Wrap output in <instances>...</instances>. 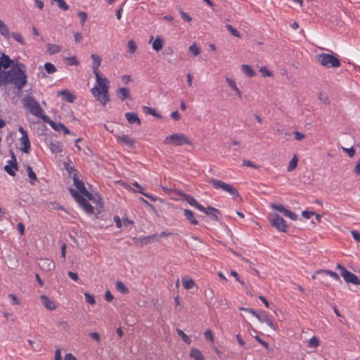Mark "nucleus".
<instances>
[{
    "label": "nucleus",
    "mask_w": 360,
    "mask_h": 360,
    "mask_svg": "<svg viewBox=\"0 0 360 360\" xmlns=\"http://www.w3.org/2000/svg\"><path fill=\"white\" fill-rule=\"evenodd\" d=\"M318 98L319 99V101L321 103H323L324 104L328 105L330 103V101H329L328 97L326 94H324L323 93H319V94Z\"/></svg>",
    "instance_id": "48"
},
{
    "label": "nucleus",
    "mask_w": 360,
    "mask_h": 360,
    "mask_svg": "<svg viewBox=\"0 0 360 360\" xmlns=\"http://www.w3.org/2000/svg\"><path fill=\"white\" fill-rule=\"evenodd\" d=\"M336 268L347 283L360 285V279L354 274L347 270L342 265L338 264Z\"/></svg>",
    "instance_id": "7"
},
{
    "label": "nucleus",
    "mask_w": 360,
    "mask_h": 360,
    "mask_svg": "<svg viewBox=\"0 0 360 360\" xmlns=\"http://www.w3.org/2000/svg\"><path fill=\"white\" fill-rule=\"evenodd\" d=\"M58 95L65 96V100L69 103H73L76 98L75 96L72 94L68 90H62L58 92Z\"/></svg>",
    "instance_id": "25"
},
{
    "label": "nucleus",
    "mask_w": 360,
    "mask_h": 360,
    "mask_svg": "<svg viewBox=\"0 0 360 360\" xmlns=\"http://www.w3.org/2000/svg\"><path fill=\"white\" fill-rule=\"evenodd\" d=\"M271 207L276 210H278L281 213H284V212L285 211V208L284 207V206L281 204H276V203H271Z\"/></svg>",
    "instance_id": "47"
},
{
    "label": "nucleus",
    "mask_w": 360,
    "mask_h": 360,
    "mask_svg": "<svg viewBox=\"0 0 360 360\" xmlns=\"http://www.w3.org/2000/svg\"><path fill=\"white\" fill-rule=\"evenodd\" d=\"M283 214L285 217H289L290 219H291L292 220H296L297 218V215L295 212H292L290 210H288L287 209L284 212Z\"/></svg>",
    "instance_id": "50"
},
{
    "label": "nucleus",
    "mask_w": 360,
    "mask_h": 360,
    "mask_svg": "<svg viewBox=\"0 0 360 360\" xmlns=\"http://www.w3.org/2000/svg\"><path fill=\"white\" fill-rule=\"evenodd\" d=\"M70 192L72 197L77 201V202L81 205L83 210L87 214H92L94 212L93 206L86 201V200L82 195H80L73 188H70Z\"/></svg>",
    "instance_id": "8"
},
{
    "label": "nucleus",
    "mask_w": 360,
    "mask_h": 360,
    "mask_svg": "<svg viewBox=\"0 0 360 360\" xmlns=\"http://www.w3.org/2000/svg\"><path fill=\"white\" fill-rule=\"evenodd\" d=\"M295 139L297 141H301L305 138V135L298 131H295L293 132Z\"/></svg>",
    "instance_id": "56"
},
{
    "label": "nucleus",
    "mask_w": 360,
    "mask_h": 360,
    "mask_svg": "<svg viewBox=\"0 0 360 360\" xmlns=\"http://www.w3.org/2000/svg\"><path fill=\"white\" fill-rule=\"evenodd\" d=\"M342 150L347 153V155L352 158L355 154V150L352 147L350 148H345L344 147L342 148Z\"/></svg>",
    "instance_id": "57"
},
{
    "label": "nucleus",
    "mask_w": 360,
    "mask_h": 360,
    "mask_svg": "<svg viewBox=\"0 0 360 360\" xmlns=\"http://www.w3.org/2000/svg\"><path fill=\"white\" fill-rule=\"evenodd\" d=\"M20 141L22 142V147L21 150L23 153H28L30 149V142L27 134H25L24 136H21Z\"/></svg>",
    "instance_id": "19"
},
{
    "label": "nucleus",
    "mask_w": 360,
    "mask_h": 360,
    "mask_svg": "<svg viewBox=\"0 0 360 360\" xmlns=\"http://www.w3.org/2000/svg\"><path fill=\"white\" fill-rule=\"evenodd\" d=\"M12 63L13 61L10 59L9 56L3 53L0 57V72L3 71L1 70L2 68L5 69L8 68Z\"/></svg>",
    "instance_id": "17"
},
{
    "label": "nucleus",
    "mask_w": 360,
    "mask_h": 360,
    "mask_svg": "<svg viewBox=\"0 0 360 360\" xmlns=\"http://www.w3.org/2000/svg\"><path fill=\"white\" fill-rule=\"evenodd\" d=\"M162 188L165 193L170 194L172 198H173L174 200L179 199L178 195H179V191H175L172 189L168 188L167 187H165V186H162Z\"/></svg>",
    "instance_id": "34"
},
{
    "label": "nucleus",
    "mask_w": 360,
    "mask_h": 360,
    "mask_svg": "<svg viewBox=\"0 0 360 360\" xmlns=\"http://www.w3.org/2000/svg\"><path fill=\"white\" fill-rule=\"evenodd\" d=\"M40 299L46 309L49 310H53L56 309V304L54 302L51 300L47 296L41 295Z\"/></svg>",
    "instance_id": "20"
},
{
    "label": "nucleus",
    "mask_w": 360,
    "mask_h": 360,
    "mask_svg": "<svg viewBox=\"0 0 360 360\" xmlns=\"http://www.w3.org/2000/svg\"><path fill=\"white\" fill-rule=\"evenodd\" d=\"M215 189H221L222 191L229 193L231 195L239 197V193L238 190L231 184H228L221 180L211 178L209 180Z\"/></svg>",
    "instance_id": "5"
},
{
    "label": "nucleus",
    "mask_w": 360,
    "mask_h": 360,
    "mask_svg": "<svg viewBox=\"0 0 360 360\" xmlns=\"http://www.w3.org/2000/svg\"><path fill=\"white\" fill-rule=\"evenodd\" d=\"M26 169H27L28 176L30 179V183H31V184L34 185L33 181L37 180V175L33 172V170L30 166H27Z\"/></svg>",
    "instance_id": "36"
},
{
    "label": "nucleus",
    "mask_w": 360,
    "mask_h": 360,
    "mask_svg": "<svg viewBox=\"0 0 360 360\" xmlns=\"http://www.w3.org/2000/svg\"><path fill=\"white\" fill-rule=\"evenodd\" d=\"M96 85L92 88L91 93L103 105L109 101V81L106 77H101L100 72H96Z\"/></svg>",
    "instance_id": "2"
},
{
    "label": "nucleus",
    "mask_w": 360,
    "mask_h": 360,
    "mask_svg": "<svg viewBox=\"0 0 360 360\" xmlns=\"http://www.w3.org/2000/svg\"><path fill=\"white\" fill-rule=\"evenodd\" d=\"M205 337L207 340H209L210 341L214 340L213 334L210 330H207L205 333Z\"/></svg>",
    "instance_id": "60"
},
{
    "label": "nucleus",
    "mask_w": 360,
    "mask_h": 360,
    "mask_svg": "<svg viewBox=\"0 0 360 360\" xmlns=\"http://www.w3.org/2000/svg\"><path fill=\"white\" fill-rule=\"evenodd\" d=\"M144 112L146 114L153 115L154 117H160V116L156 112L155 109L145 106L143 108Z\"/></svg>",
    "instance_id": "46"
},
{
    "label": "nucleus",
    "mask_w": 360,
    "mask_h": 360,
    "mask_svg": "<svg viewBox=\"0 0 360 360\" xmlns=\"http://www.w3.org/2000/svg\"><path fill=\"white\" fill-rule=\"evenodd\" d=\"M79 18H80V21H81V23L82 25H84V22H86V19H87V14L86 12L84 11H79L78 13H77Z\"/></svg>",
    "instance_id": "53"
},
{
    "label": "nucleus",
    "mask_w": 360,
    "mask_h": 360,
    "mask_svg": "<svg viewBox=\"0 0 360 360\" xmlns=\"http://www.w3.org/2000/svg\"><path fill=\"white\" fill-rule=\"evenodd\" d=\"M127 47H128L129 51L131 53H134L137 49V46L133 39H131L127 42Z\"/></svg>",
    "instance_id": "42"
},
{
    "label": "nucleus",
    "mask_w": 360,
    "mask_h": 360,
    "mask_svg": "<svg viewBox=\"0 0 360 360\" xmlns=\"http://www.w3.org/2000/svg\"><path fill=\"white\" fill-rule=\"evenodd\" d=\"M11 153L12 159L8 162H9L10 165L12 166V167L15 170H18V162H17L15 156L13 152L11 151Z\"/></svg>",
    "instance_id": "45"
},
{
    "label": "nucleus",
    "mask_w": 360,
    "mask_h": 360,
    "mask_svg": "<svg viewBox=\"0 0 360 360\" xmlns=\"http://www.w3.org/2000/svg\"><path fill=\"white\" fill-rule=\"evenodd\" d=\"M226 27L228 30V31L234 37L240 38L241 35L238 32L237 30H236L234 27H233L231 25L227 24L226 25Z\"/></svg>",
    "instance_id": "41"
},
{
    "label": "nucleus",
    "mask_w": 360,
    "mask_h": 360,
    "mask_svg": "<svg viewBox=\"0 0 360 360\" xmlns=\"http://www.w3.org/2000/svg\"><path fill=\"white\" fill-rule=\"evenodd\" d=\"M190 356L195 360H205V358L200 351L198 349L193 348L191 350Z\"/></svg>",
    "instance_id": "31"
},
{
    "label": "nucleus",
    "mask_w": 360,
    "mask_h": 360,
    "mask_svg": "<svg viewBox=\"0 0 360 360\" xmlns=\"http://www.w3.org/2000/svg\"><path fill=\"white\" fill-rule=\"evenodd\" d=\"M8 297L11 299L13 304L19 305L20 302L14 294H9Z\"/></svg>",
    "instance_id": "61"
},
{
    "label": "nucleus",
    "mask_w": 360,
    "mask_h": 360,
    "mask_svg": "<svg viewBox=\"0 0 360 360\" xmlns=\"http://www.w3.org/2000/svg\"><path fill=\"white\" fill-rule=\"evenodd\" d=\"M177 334L183 339V340L187 343L191 344V340L181 330L177 328L176 329Z\"/></svg>",
    "instance_id": "43"
},
{
    "label": "nucleus",
    "mask_w": 360,
    "mask_h": 360,
    "mask_svg": "<svg viewBox=\"0 0 360 360\" xmlns=\"http://www.w3.org/2000/svg\"><path fill=\"white\" fill-rule=\"evenodd\" d=\"M11 36L13 37V38L17 41L18 42H19L20 44L24 45L25 44V41L23 39V37L22 36L21 34L20 33H18V32H12L11 33Z\"/></svg>",
    "instance_id": "44"
},
{
    "label": "nucleus",
    "mask_w": 360,
    "mask_h": 360,
    "mask_svg": "<svg viewBox=\"0 0 360 360\" xmlns=\"http://www.w3.org/2000/svg\"><path fill=\"white\" fill-rule=\"evenodd\" d=\"M184 215L192 225H197L198 224V220L194 217V213L191 210L187 209L184 210Z\"/></svg>",
    "instance_id": "21"
},
{
    "label": "nucleus",
    "mask_w": 360,
    "mask_h": 360,
    "mask_svg": "<svg viewBox=\"0 0 360 360\" xmlns=\"http://www.w3.org/2000/svg\"><path fill=\"white\" fill-rule=\"evenodd\" d=\"M73 181H74V185L77 188V189L85 197H86L89 200H91L93 202L96 201V199L93 196L92 194H91L85 188L84 183L80 181L77 177L76 174H74L73 176Z\"/></svg>",
    "instance_id": "10"
},
{
    "label": "nucleus",
    "mask_w": 360,
    "mask_h": 360,
    "mask_svg": "<svg viewBox=\"0 0 360 360\" xmlns=\"http://www.w3.org/2000/svg\"><path fill=\"white\" fill-rule=\"evenodd\" d=\"M189 51L193 56H197L200 53V49L197 46L195 43H193L191 46H190Z\"/></svg>",
    "instance_id": "39"
},
{
    "label": "nucleus",
    "mask_w": 360,
    "mask_h": 360,
    "mask_svg": "<svg viewBox=\"0 0 360 360\" xmlns=\"http://www.w3.org/2000/svg\"><path fill=\"white\" fill-rule=\"evenodd\" d=\"M170 235H171L170 232L162 231V232H161V233L160 235L153 234V235L146 237L144 239L148 240H152L153 241H159L160 238L167 237Z\"/></svg>",
    "instance_id": "27"
},
{
    "label": "nucleus",
    "mask_w": 360,
    "mask_h": 360,
    "mask_svg": "<svg viewBox=\"0 0 360 360\" xmlns=\"http://www.w3.org/2000/svg\"><path fill=\"white\" fill-rule=\"evenodd\" d=\"M241 70L246 75L250 77H252L256 75L255 72L248 65H242Z\"/></svg>",
    "instance_id": "32"
},
{
    "label": "nucleus",
    "mask_w": 360,
    "mask_h": 360,
    "mask_svg": "<svg viewBox=\"0 0 360 360\" xmlns=\"http://www.w3.org/2000/svg\"><path fill=\"white\" fill-rule=\"evenodd\" d=\"M12 166L11 165H5L4 166V169L5 171L8 174H10L11 176H15V173L14 172V170L12 169Z\"/></svg>",
    "instance_id": "59"
},
{
    "label": "nucleus",
    "mask_w": 360,
    "mask_h": 360,
    "mask_svg": "<svg viewBox=\"0 0 360 360\" xmlns=\"http://www.w3.org/2000/svg\"><path fill=\"white\" fill-rule=\"evenodd\" d=\"M316 274H323V275H328L335 281L341 282L339 275L333 271L327 269L317 270Z\"/></svg>",
    "instance_id": "23"
},
{
    "label": "nucleus",
    "mask_w": 360,
    "mask_h": 360,
    "mask_svg": "<svg viewBox=\"0 0 360 360\" xmlns=\"http://www.w3.org/2000/svg\"><path fill=\"white\" fill-rule=\"evenodd\" d=\"M317 62L327 68H338L340 65V60L335 56L328 53H320L316 56Z\"/></svg>",
    "instance_id": "4"
},
{
    "label": "nucleus",
    "mask_w": 360,
    "mask_h": 360,
    "mask_svg": "<svg viewBox=\"0 0 360 360\" xmlns=\"http://www.w3.org/2000/svg\"><path fill=\"white\" fill-rule=\"evenodd\" d=\"M125 117L127 120L130 124L137 123L139 125L141 124V120L139 118L138 115L134 112H127L125 114Z\"/></svg>",
    "instance_id": "22"
},
{
    "label": "nucleus",
    "mask_w": 360,
    "mask_h": 360,
    "mask_svg": "<svg viewBox=\"0 0 360 360\" xmlns=\"http://www.w3.org/2000/svg\"><path fill=\"white\" fill-rule=\"evenodd\" d=\"M163 43H164L163 39L160 37H157L153 42V45H152L153 49L155 51H159L160 50L162 49Z\"/></svg>",
    "instance_id": "28"
},
{
    "label": "nucleus",
    "mask_w": 360,
    "mask_h": 360,
    "mask_svg": "<svg viewBox=\"0 0 360 360\" xmlns=\"http://www.w3.org/2000/svg\"><path fill=\"white\" fill-rule=\"evenodd\" d=\"M165 145L181 146L183 144H191L189 139L183 134H174L166 136L163 141Z\"/></svg>",
    "instance_id": "6"
},
{
    "label": "nucleus",
    "mask_w": 360,
    "mask_h": 360,
    "mask_svg": "<svg viewBox=\"0 0 360 360\" xmlns=\"http://www.w3.org/2000/svg\"><path fill=\"white\" fill-rule=\"evenodd\" d=\"M91 58L93 60L92 69L94 74H96V72H100L98 67L101 65V57L98 54L93 53L91 54Z\"/></svg>",
    "instance_id": "18"
},
{
    "label": "nucleus",
    "mask_w": 360,
    "mask_h": 360,
    "mask_svg": "<svg viewBox=\"0 0 360 360\" xmlns=\"http://www.w3.org/2000/svg\"><path fill=\"white\" fill-rule=\"evenodd\" d=\"M179 197L182 198L183 200L187 202L191 206L196 207L198 210H205V207L202 205H200L194 198L188 195L184 194L181 192L179 193L178 198H179Z\"/></svg>",
    "instance_id": "12"
},
{
    "label": "nucleus",
    "mask_w": 360,
    "mask_h": 360,
    "mask_svg": "<svg viewBox=\"0 0 360 360\" xmlns=\"http://www.w3.org/2000/svg\"><path fill=\"white\" fill-rule=\"evenodd\" d=\"M352 235L355 240L360 242V233L356 231H352Z\"/></svg>",
    "instance_id": "64"
},
{
    "label": "nucleus",
    "mask_w": 360,
    "mask_h": 360,
    "mask_svg": "<svg viewBox=\"0 0 360 360\" xmlns=\"http://www.w3.org/2000/svg\"><path fill=\"white\" fill-rule=\"evenodd\" d=\"M259 72H262L263 77H272L273 74L266 67H262L259 69Z\"/></svg>",
    "instance_id": "52"
},
{
    "label": "nucleus",
    "mask_w": 360,
    "mask_h": 360,
    "mask_svg": "<svg viewBox=\"0 0 360 360\" xmlns=\"http://www.w3.org/2000/svg\"><path fill=\"white\" fill-rule=\"evenodd\" d=\"M38 265L45 271H50L55 268V263L52 260L46 258L40 259Z\"/></svg>",
    "instance_id": "13"
},
{
    "label": "nucleus",
    "mask_w": 360,
    "mask_h": 360,
    "mask_svg": "<svg viewBox=\"0 0 360 360\" xmlns=\"http://www.w3.org/2000/svg\"><path fill=\"white\" fill-rule=\"evenodd\" d=\"M319 340L316 337L314 336L309 340V347H316L319 346Z\"/></svg>",
    "instance_id": "49"
},
{
    "label": "nucleus",
    "mask_w": 360,
    "mask_h": 360,
    "mask_svg": "<svg viewBox=\"0 0 360 360\" xmlns=\"http://www.w3.org/2000/svg\"><path fill=\"white\" fill-rule=\"evenodd\" d=\"M47 51L49 54L53 55L59 53L61 51V47L57 44H47Z\"/></svg>",
    "instance_id": "29"
},
{
    "label": "nucleus",
    "mask_w": 360,
    "mask_h": 360,
    "mask_svg": "<svg viewBox=\"0 0 360 360\" xmlns=\"http://www.w3.org/2000/svg\"><path fill=\"white\" fill-rule=\"evenodd\" d=\"M226 82L229 84V86L233 89V91H235L236 94L239 97V98H241L242 97V94H241V91H240V89L237 87L236 86V82L231 79V78H229V77H227L226 78Z\"/></svg>",
    "instance_id": "24"
},
{
    "label": "nucleus",
    "mask_w": 360,
    "mask_h": 360,
    "mask_svg": "<svg viewBox=\"0 0 360 360\" xmlns=\"http://www.w3.org/2000/svg\"><path fill=\"white\" fill-rule=\"evenodd\" d=\"M200 211L203 212L206 214L210 216L214 220H218L219 215L221 214L220 211L213 207H207V208L205 207L204 210H200Z\"/></svg>",
    "instance_id": "15"
},
{
    "label": "nucleus",
    "mask_w": 360,
    "mask_h": 360,
    "mask_svg": "<svg viewBox=\"0 0 360 360\" xmlns=\"http://www.w3.org/2000/svg\"><path fill=\"white\" fill-rule=\"evenodd\" d=\"M116 289L122 293L127 294L129 292L127 288L121 281H117L115 283Z\"/></svg>",
    "instance_id": "37"
},
{
    "label": "nucleus",
    "mask_w": 360,
    "mask_h": 360,
    "mask_svg": "<svg viewBox=\"0 0 360 360\" xmlns=\"http://www.w3.org/2000/svg\"><path fill=\"white\" fill-rule=\"evenodd\" d=\"M117 93L120 94L119 97L122 101L130 98L129 90L126 87L119 88L117 89Z\"/></svg>",
    "instance_id": "26"
},
{
    "label": "nucleus",
    "mask_w": 360,
    "mask_h": 360,
    "mask_svg": "<svg viewBox=\"0 0 360 360\" xmlns=\"http://www.w3.org/2000/svg\"><path fill=\"white\" fill-rule=\"evenodd\" d=\"M180 15L186 22H190L192 20V18L182 10H180Z\"/></svg>",
    "instance_id": "54"
},
{
    "label": "nucleus",
    "mask_w": 360,
    "mask_h": 360,
    "mask_svg": "<svg viewBox=\"0 0 360 360\" xmlns=\"http://www.w3.org/2000/svg\"><path fill=\"white\" fill-rule=\"evenodd\" d=\"M44 68L49 74H53L56 72V68L51 63H46L44 64Z\"/></svg>",
    "instance_id": "40"
},
{
    "label": "nucleus",
    "mask_w": 360,
    "mask_h": 360,
    "mask_svg": "<svg viewBox=\"0 0 360 360\" xmlns=\"http://www.w3.org/2000/svg\"><path fill=\"white\" fill-rule=\"evenodd\" d=\"M137 192L141 193L143 195H144L145 197L148 198V199H150L153 202H155L157 200V198L154 197L153 195H150L149 193H144L142 191H138Z\"/></svg>",
    "instance_id": "58"
},
{
    "label": "nucleus",
    "mask_w": 360,
    "mask_h": 360,
    "mask_svg": "<svg viewBox=\"0 0 360 360\" xmlns=\"http://www.w3.org/2000/svg\"><path fill=\"white\" fill-rule=\"evenodd\" d=\"M22 102L24 107L33 115H35L41 120L44 116H46L43 114V109L33 96L27 95L22 98Z\"/></svg>",
    "instance_id": "3"
},
{
    "label": "nucleus",
    "mask_w": 360,
    "mask_h": 360,
    "mask_svg": "<svg viewBox=\"0 0 360 360\" xmlns=\"http://www.w3.org/2000/svg\"><path fill=\"white\" fill-rule=\"evenodd\" d=\"M84 296H85V298H86V301L89 304H90L91 305H94L96 303L94 297L91 295H90L89 293L85 292L84 293Z\"/></svg>",
    "instance_id": "51"
},
{
    "label": "nucleus",
    "mask_w": 360,
    "mask_h": 360,
    "mask_svg": "<svg viewBox=\"0 0 360 360\" xmlns=\"http://www.w3.org/2000/svg\"><path fill=\"white\" fill-rule=\"evenodd\" d=\"M42 120L51 125V127L56 131H63L65 134H69L70 130L62 123L56 124L55 122L51 120L48 116H44Z\"/></svg>",
    "instance_id": "11"
},
{
    "label": "nucleus",
    "mask_w": 360,
    "mask_h": 360,
    "mask_svg": "<svg viewBox=\"0 0 360 360\" xmlns=\"http://www.w3.org/2000/svg\"><path fill=\"white\" fill-rule=\"evenodd\" d=\"M0 33L5 37H7L9 34V30H8L7 25L1 20H0Z\"/></svg>",
    "instance_id": "38"
},
{
    "label": "nucleus",
    "mask_w": 360,
    "mask_h": 360,
    "mask_svg": "<svg viewBox=\"0 0 360 360\" xmlns=\"http://www.w3.org/2000/svg\"><path fill=\"white\" fill-rule=\"evenodd\" d=\"M27 82L25 65L21 63L13 65L9 70L0 72V86L12 84L17 89V95L20 96L22 89Z\"/></svg>",
    "instance_id": "1"
},
{
    "label": "nucleus",
    "mask_w": 360,
    "mask_h": 360,
    "mask_svg": "<svg viewBox=\"0 0 360 360\" xmlns=\"http://www.w3.org/2000/svg\"><path fill=\"white\" fill-rule=\"evenodd\" d=\"M50 150L52 153H58L62 151L61 146L57 142H51L50 143Z\"/></svg>",
    "instance_id": "35"
},
{
    "label": "nucleus",
    "mask_w": 360,
    "mask_h": 360,
    "mask_svg": "<svg viewBox=\"0 0 360 360\" xmlns=\"http://www.w3.org/2000/svg\"><path fill=\"white\" fill-rule=\"evenodd\" d=\"M297 162H298V159L297 158V155H294L292 158L290 160V161L289 162V165L288 167V171L292 172V170H294L297 166Z\"/></svg>",
    "instance_id": "33"
},
{
    "label": "nucleus",
    "mask_w": 360,
    "mask_h": 360,
    "mask_svg": "<svg viewBox=\"0 0 360 360\" xmlns=\"http://www.w3.org/2000/svg\"><path fill=\"white\" fill-rule=\"evenodd\" d=\"M182 284L184 288L186 290H190L195 286L194 281L191 278L184 277L182 278Z\"/></svg>",
    "instance_id": "30"
},
{
    "label": "nucleus",
    "mask_w": 360,
    "mask_h": 360,
    "mask_svg": "<svg viewBox=\"0 0 360 360\" xmlns=\"http://www.w3.org/2000/svg\"><path fill=\"white\" fill-rule=\"evenodd\" d=\"M269 223L271 225L276 229L278 231L286 232L287 224L283 217H280L278 214H273L269 218Z\"/></svg>",
    "instance_id": "9"
},
{
    "label": "nucleus",
    "mask_w": 360,
    "mask_h": 360,
    "mask_svg": "<svg viewBox=\"0 0 360 360\" xmlns=\"http://www.w3.org/2000/svg\"><path fill=\"white\" fill-rule=\"evenodd\" d=\"M70 65H78L79 61L77 60L75 56H72L66 58Z\"/></svg>",
    "instance_id": "55"
},
{
    "label": "nucleus",
    "mask_w": 360,
    "mask_h": 360,
    "mask_svg": "<svg viewBox=\"0 0 360 360\" xmlns=\"http://www.w3.org/2000/svg\"><path fill=\"white\" fill-rule=\"evenodd\" d=\"M117 139L119 142L129 148H132L135 143V140L127 135L117 136Z\"/></svg>",
    "instance_id": "16"
},
{
    "label": "nucleus",
    "mask_w": 360,
    "mask_h": 360,
    "mask_svg": "<svg viewBox=\"0 0 360 360\" xmlns=\"http://www.w3.org/2000/svg\"><path fill=\"white\" fill-rule=\"evenodd\" d=\"M256 318L260 322L266 323L273 330H276V327L274 324L273 321L268 317V316L264 312L259 314Z\"/></svg>",
    "instance_id": "14"
},
{
    "label": "nucleus",
    "mask_w": 360,
    "mask_h": 360,
    "mask_svg": "<svg viewBox=\"0 0 360 360\" xmlns=\"http://www.w3.org/2000/svg\"><path fill=\"white\" fill-rule=\"evenodd\" d=\"M314 214V212H311V211H307V210H304L302 212V215L303 217L306 218V219H309L311 216H313Z\"/></svg>",
    "instance_id": "62"
},
{
    "label": "nucleus",
    "mask_w": 360,
    "mask_h": 360,
    "mask_svg": "<svg viewBox=\"0 0 360 360\" xmlns=\"http://www.w3.org/2000/svg\"><path fill=\"white\" fill-rule=\"evenodd\" d=\"M114 297L113 295H112V293L109 291V290H107L105 293V299L107 302H111L112 300H113Z\"/></svg>",
    "instance_id": "63"
}]
</instances>
